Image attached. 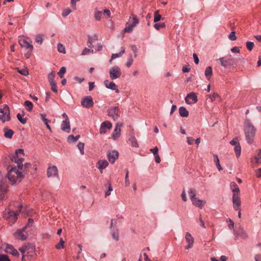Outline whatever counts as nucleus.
Returning a JSON list of instances; mask_svg holds the SVG:
<instances>
[{
    "mask_svg": "<svg viewBox=\"0 0 261 261\" xmlns=\"http://www.w3.org/2000/svg\"><path fill=\"white\" fill-rule=\"evenodd\" d=\"M244 126L246 139L248 143H250L253 141L256 129L249 119L245 121Z\"/></svg>",
    "mask_w": 261,
    "mask_h": 261,
    "instance_id": "f257e3e1",
    "label": "nucleus"
},
{
    "mask_svg": "<svg viewBox=\"0 0 261 261\" xmlns=\"http://www.w3.org/2000/svg\"><path fill=\"white\" fill-rule=\"evenodd\" d=\"M19 170L16 167L9 166L8 167L7 176L12 184L20 182L23 178V175Z\"/></svg>",
    "mask_w": 261,
    "mask_h": 261,
    "instance_id": "f03ea898",
    "label": "nucleus"
},
{
    "mask_svg": "<svg viewBox=\"0 0 261 261\" xmlns=\"http://www.w3.org/2000/svg\"><path fill=\"white\" fill-rule=\"evenodd\" d=\"M24 155L23 150L21 148L16 150L15 153L11 155L10 159L13 162H15L17 164L18 169L21 170L23 167V161L24 159L21 157Z\"/></svg>",
    "mask_w": 261,
    "mask_h": 261,
    "instance_id": "7ed1b4c3",
    "label": "nucleus"
},
{
    "mask_svg": "<svg viewBox=\"0 0 261 261\" xmlns=\"http://www.w3.org/2000/svg\"><path fill=\"white\" fill-rule=\"evenodd\" d=\"M139 19L137 16L134 14H132L129 17L128 21L126 24L124 31L125 32L130 33L133 31L135 28L139 23Z\"/></svg>",
    "mask_w": 261,
    "mask_h": 261,
    "instance_id": "20e7f679",
    "label": "nucleus"
},
{
    "mask_svg": "<svg viewBox=\"0 0 261 261\" xmlns=\"http://www.w3.org/2000/svg\"><path fill=\"white\" fill-rule=\"evenodd\" d=\"M21 208L22 206L20 205L19 209L16 212L10 211L9 210H6L3 213V217L5 219L9 220L12 222L14 223L16 221L17 219V217L20 213Z\"/></svg>",
    "mask_w": 261,
    "mask_h": 261,
    "instance_id": "39448f33",
    "label": "nucleus"
},
{
    "mask_svg": "<svg viewBox=\"0 0 261 261\" xmlns=\"http://www.w3.org/2000/svg\"><path fill=\"white\" fill-rule=\"evenodd\" d=\"M0 120L5 123L10 120V113L9 107L7 105L0 106Z\"/></svg>",
    "mask_w": 261,
    "mask_h": 261,
    "instance_id": "423d86ee",
    "label": "nucleus"
},
{
    "mask_svg": "<svg viewBox=\"0 0 261 261\" xmlns=\"http://www.w3.org/2000/svg\"><path fill=\"white\" fill-rule=\"evenodd\" d=\"M19 250L22 254V257L25 256H33L35 252V247L30 244H26L19 249Z\"/></svg>",
    "mask_w": 261,
    "mask_h": 261,
    "instance_id": "0eeeda50",
    "label": "nucleus"
},
{
    "mask_svg": "<svg viewBox=\"0 0 261 261\" xmlns=\"http://www.w3.org/2000/svg\"><path fill=\"white\" fill-rule=\"evenodd\" d=\"M110 77L112 80L119 78L121 75V69L117 66H114L110 69Z\"/></svg>",
    "mask_w": 261,
    "mask_h": 261,
    "instance_id": "6e6552de",
    "label": "nucleus"
},
{
    "mask_svg": "<svg viewBox=\"0 0 261 261\" xmlns=\"http://www.w3.org/2000/svg\"><path fill=\"white\" fill-rule=\"evenodd\" d=\"M47 176L48 178L56 177L59 179L57 167L54 165L49 166L47 170Z\"/></svg>",
    "mask_w": 261,
    "mask_h": 261,
    "instance_id": "1a4fd4ad",
    "label": "nucleus"
},
{
    "mask_svg": "<svg viewBox=\"0 0 261 261\" xmlns=\"http://www.w3.org/2000/svg\"><path fill=\"white\" fill-rule=\"evenodd\" d=\"M8 186L0 180V200H4L7 197Z\"/></svg>",
    "mask_w": 261,
    "mask_h": 261,
    "instance_id": "9d476101",
    "label": "nucleus"
},
{
    "mask_svg": "<svg viewBox=\"0 0 261 261\" xmlns=\"http://www.w3.org/2000/svg\"><path fill=\"white\" fill-rule=\"evenodd\" d=\"M94 102L91 96H86L81 100V105L86 108H90L93 106Z\"/></svg>",
    "mask_w": 261,
    "mask_h": 261,
    "instance_id": "9b49d317",
    "label": "nucleus"
},
{
    "mask_svg": "<svg viewBox=\"0 0 261 261\" xmlns=\"http://www.w3.org/2000/svg\"><path fill=\"white\" fill-rule=\"evenodd\" d=\"M108 115L114 120H116L119 117V109L117 107H113L108 110Z\"/></svg>",
    "mask_w": 261,
    "mask_h": 261,
    "instance_id": "f8f14e48",
    "label": "nucleus"
},
{
    "mask_svg": "<svg viewBox=\"0 0 261 261\" xmlns=\"http://www.w3.org/2000/svg\"><path fill=\"white\" fill-rule=\"evenodd\" d=\"M198 101L197 96L195 92H191L185 97V101L189 105L194 104Z\"/></svg>",
    "mask_w": 261,
    "mask_h": 261,
    "instance_id": "ddd939ff",
    "label": "nucleus"
},
{
    "mask_svg": "<svg viewBox=\"0 0 261 261\" xmlns=\"http://www.w3.org/2000/svg\"><path fill=\"white\" fill-rule=\"evenodd\" d=\"M24 227L18 230L14 234L15 237L21 240H25L28 238V233L25 231Z\"/></svg>",
    "mask_w": 261,
    "mask_h": 261,
    "instance_id": "4468645a",
    "label": "nucleus"
},
{
    "mask_svg": "<svg viewBox=\"0 0 261 261\" xmlns=\"http://www.w3.org/2000/svg\"><path fill=\"white\" fill-rule=\"evenodd\" d=\"M112 127V123L109 121L103 122L100 126L99 133L100 134H105L108 129L111 128Z\"/></svg>",
    "mask_w": 261,
    "mask_h": 261,
    "instance_id": "2eb2a0df",
    "label": "nucleus"
},
{
    "mask_svg": "<svg viewBox=\"0 0 261 261\" xmlns=\"http://www.w3.org/2000/svg\"><path fill=\"white\" fill-rule=\"evenodd\" d=\"M118 152L116 150H113L109 151L107 156L109 161L111 163L114 164L116 159H118Z\"/></svg>",
    "mask_w": 261,
    "mask_h": 261,
    "instance_id": "dca6fc26",
    "label": "nucleus"
},
{
    "mask_svg": "<svg viewBox=\"0 0 261 261\" xmlns=\"http://www.w3.org/2000/svg\"><path fill=\"white\" fill-rule=\"evenodd\" d=\"M19 44L22 47L29 49L30 51L33 49V45L24 38H21L19 39Z\"/></svg>",
    "mask_w": 261,
    "mask_h": 261,
    "instance_id": "f3484780",
    "label": "nucleus"
},
{
    "mask_svg": "<svg viewBox=\"0 0 261 261\" xmlns=\"http://www.w3.org/2000/svg\"><path fill=\"white\" fill-rule=\"evenodd\" d=\"M185 239L187 243L188 244L186 246V249H189L193 247L194 244V238L189 232H187L185 236Z\"/></svg>",
    "mask_w": 261,
    "mask_h": 261,
    "instance_id": "a211bd4d",
    "label": "nucleus"
},
{
    "mask_svg": "<svg viewBox=\"0 0 261 261\" xmlns=\"http://www.w3.org/2000/svg\"><path fill=\"white\" fill-rule=\"evenodd\" d=\"M61 128L62 130L67 133H69L70 132V125L69 119H65L62 122Z\"/></svg>",
    "mask_w": 261,
    "mask_h": 261,
    "instance_id": "6ab92c4d",
    "label": "nucleus"
},
{
    "mask_svg": "<svg viewBox=\"0 0 261 261\" xmlns=\"http://www.w3.org/2000/svg\"><path fill=\"white\" fill-rule=\"evenodd\" d=\"M121 123H117L112 135V138L114 140H117L120 136Z\"/></svg>",
    "mask_w": 261,
    "mask_h": 261,
    "instance_id": "aec40b11",
    "label": "nucleus"
},
{
    "mask_svg": "<svg viewBox=\"0 0 261 261\" xmlns=\"http://www.w3.org/2000/svg\"><path fill=\"white\" fill-rule=\"evenodd\" d=\"M109 165L108 162L106 160H101L98 161L96 164V167L99 170L101 173L103 169L106 168Z\"/></svg>",
    "mask_w": 261,
    "mask_h": 261,
    "instance_id": "412c9836",
    "label": "nucleus"
},
{
    "mask_svg": "<svg viewBox=\"0 0 261 261\" xmlns=\"http://www.w3.org/2000/svg\"><path fill=\"white\" fill-rule=\"evenodd\" d=\"M232 203L233 208L236 211L239 210L241 205V199L239 195H232Z\"/></svg>",
    "mask_w": 261,
    "mask_h": 261,
    "instance_id": "4be33fe9",
    "label": "nucleus"
},
{
    "mask_svg": "<svg viewBox=\"0 0 261 261\" xmlns=\"http://www.w3.org/2000/svg\"><path fill=\"white\" fill-rule=\"evenodd\" d=\"M192 204L196 207L201 209L205 204V201L195 198L191 200Z\"/></svg>",
    "mask_w": 261,
    "mask_h": 261,
    "instance_id": "5701e85b",
    "label": "nucleus"
},
{
    "mask_svg": "<svg viewBox=\"0 0 261 261\" xmlns=\"http://www.w3.org/2000/svg\"><path fill=\"white\" fill-rule=\"evenodd\" d=\"M231 189L233 193L232 195H239L240 193V189L235 182H231L230 184Z\"/></svg>",
    "mask_w": 261,
    "mask_h": 261,
    "instance_id": "b1692460",
    "label": "nucleus"
},
{
    "mask_svg": "<svg viewBox=\"0 0 261 261\" xmlns=\"http://www.w3.org/2000/svg\"><path fill=\"white\" fill-rule=\"evenodd\" d=\"M4 136L8 139H11L14 135V132L12 129L9 128L8 127L4 128Z\"/></svg>",
    "mask_w": 261,
    "mask_h": 261,
    "instance_id": "393cba45",
    "label": "nucleus"
},
{
    "mask_svg": "<svg viewBox=\"0 0 261 261\" xmlns=\"http://www.w3.org/2000/svg\"><path fill=\"white\" fill-rule=\"evenodd\" d=\"M6 251L8 253H10L14 256H18L19 255L17 250L14 249L12 245H7L6 247Z\"/></svg>",
    "mask_w": 261,
    "mask_h": 261,
    "instance_id": "a878e982",
    "label": "nucleus"
},
{
    "mask_svg": "<svg viewBox=\"0 0 261 261\" xmlns=\"http://www.w3.org/2000/svg\"><path fill=\"white\" fill-rule=\"evenodd\" d=\"M179 114L182 117H188L189 116V112L184 107H180L179 108Z\"/></svg>",
    "mask_w": 261,
    "mask_h": 261,
    "instance_id": "bb28decb",
    "label": "nucleus"
},
{
    "mask_svg": "<svg viewBox=\"0 0 261 261\" xmlns=\"http://www.w3.org/2000/svg\"><path fill=\"white\" fill-rule=\"evenodd\" d=\"M234 234L236 235V238L240 237L243 239H245L248 237L247 234L242 228L240 229L239 232H236Z\"/></svg>",
    "mask_w": 261,
    "mask_h": 261,
    "instance_id": "cd10ccee",
    "label": "nucleus"
},
{
    "mask_svg": "<svg viewBox=\"0 0 261 261\" xmlns=\"http://www.w3.org/2000/svg\"><path fill=\"white\" fill-rule=\"evenodd\" d=\"M104 84L107 88L111 90L115 89L116 87V84L113 82H110L108 80L104 81Z\"/></svg>",
    "mask_w": 261,
    "mask_h": 261,
    "instance_id": "c85d7f7f",
    "label": "nucleus"
},
{
    "mask_svg": "<svg viewBox=\"0 0 261 261\" xmlns=\"http://www.w3.org/2000/svg\"><path fill=\"white\" fill-rule=\"evenodd\" d=\"M125 47H121V51L119 53L116 54H113L111 56V59L110 61L111 62L112 60L115 59V58H118L121 57L125 52Z\"/></svg>",
    "mask_w": 261,
    "mask_h": 261,
    "instance_id": "c756f323",
    "label": "nucleus"
},
{
    "mask_svg": "<svg viewBox=\"0 0 261 261\" xmlns=\"http://www.w3.org/2000/svg\"><path fill=\"white\" fill-rule=\"evenodd\" d=\"M213 74V69L212 67L211 66H208L206 68L204 74L206 77V78L209 80Z\"/></svg>",
    "mask_w": 261,
    "mask_h": 261,
    "instance_id": "7c9ffc66",
    "label": "nucleus"
},
{
    "mask_svg": "<svg viewBox=\"0 0 261 261\" xmlns=\"http://www.w3.org/2000/svg\"><path fill=\"white\" fill-rule=\"evenodd\" d=\"M112 238L115 240L116 241H118L119 240V230L116 227L112 229Z\"/></svg>",
    "mask_w": 261,
    "mask_h": 261,
    "instance_id": "2f4dec72",
    "label": "nucleus"
},
{
    "mask_svg": "<svg viewBox=\"0 0 261 261\" xmlns=\"http://www.w3.org/2000/svg\"><path fill=\"white\" fill-rule=\"evenodd\" d=\"M214 162L215 163L216 167L219 171L222 170V168L220 164V161L218 156L217 154H213Z\"/></svg>",
    "mask_w": 261,
    "mask_h": 261,
    "instance_id": "473e14b6",
    "label": "nucleus"
},
{
    "mask_svg": "<svg viewBox=\"0 0 261 261\" xmlns=\"http://www.w3.org/2000/svg\"><path fill=\"white\" fill-rule=\"evenodd\" d=\"M40 116L42 120L46 125L47 128L49 129L50 131H51V127L50 125L48 124V123L50 121L46 118V114L43 113L40 114Z\"/></svg>",
    "mask_w": 261,
    "mask_h": 261,
    "instance_id": "72a5a7b5",
    "label": "nucleus"
},
{
    "mask_svg": "<svg viewBox=\"0 0 261 261\" xmlns=\"http://www.w3.org/2000/svg\"><path fill=\"white\" fill-rule=\"evenodd\" d=\"M80 138V135H77L74 137L73 135H70L67 138V141L68 143H74L76 142Z\"/></svg>",
    "mask_w": 261,
    "mask_h": 261,
    "instance_id": "f704fd0d",
    "label": "nucleus"
},
{
    "mask_svg": "<svg viewBox=\"0 0 261 261\" xmlns=\"http://www.w3.org/2000/svg\"><path fill=\"white\" fill-rule=\"evenodd\" d=\"M24 106H25L27 110L29 112L31 111L33 108V103L29 100H25L24 101Z\"/></svg>",
    "mask_w": 261,
    "mask_h": 261,
    "instance_id": "c9c22d12",
    "label": "nucleus"
},
{
    "mask_svg": "<svg viewBox=\"0 0 261 261\" xmlns=\"http://www.w3.org/2000/svg\"><path fill=\"white\" fill-rule=\"evenodd\" d=\"M196 191L194 189L191 188L188 190V194L191 200L196 198Z\"/></svg>",
    "mask_w": 261,
    "mask_h": 261,
    "instance_id": "e433bc0d",
    "label": "nucleus"
},
{
    "mask_svg": "<svg viewBox=\"0 0 261 261\" xmlns=\"http://www.w3.org/2000/svg\"><path fill=\"white\" fill-rule=\"evenodd\" d=\"M219 60L222 66L227 67L229 65L228 60H227L226 58H220Z\"/></svg>",
    "mask_w": 261,
    "mask_h": 261,
    "instance_id": "4c0bfd02",
    "label": "nucleus"
},
{
    "mask_svg": "<svg viewBox=\"0 0 261 261\" xmlns=\"http://www.w3.org/2000/svg\"><path fill=\"white\" fill-rule=\"evenodd\" d=\"M159 11L157 10L155 12V13L154 14V19H153L154 22H157L159 21H160V20L163 19V18H162L161 15L159 14Z\"/></svg>",
    "mask_w": 261,
    "mask_h": 261,
    "instance_id": "58836bf2",
    "label": "nucleus"
},
{
    "mask_svg": "<svg viewBox=\"0 0 261 261\" xmlns=\"http://www.w3.org/2000/svg\"><path fill=\"white\" fill-rule=\"evenodd\" d=\"M129 141L130 142L132 146L133 147H138L139 146L137 141L134 136H132L130 138Z\"/></svg>",
    "mask_w": 261,
    "mask_h": 261,
    "instance_id": "ea45409f",
    "label": "nucleus"
},
{
    "mask_svg": "<svg viewBox=\"0 0 261 261\" xmlns=\"http://www.w3.org/2000/svg\"><path fill=\"white\" fill-rule=\"evenodd\" d=\"M64 244H65L64 241L63 240L62 238H60L59 243H58L56 245V248L57 249H60L62 248H64L65 247Z\"/></svg>",
    "mask_w": 261,
    "mask_h": 261,
    "instance_id": "a19ab883",
    "label": "nucleus"
},
{
    "mask_svg": "<svg viewBox=\"0 0 261 261\" xmlns=\"http://www.w3.org/2000/svg\"><path fill=\"white\" fill-rule=\"evenodd\" d=\"M234 151H235L236 155L237 157L240 156V155L241 154V146H240L239 143H238V145L234 146Z\"/></svg>",
    "mask_w": 261,
    "mask_h": 261,
    "instance_id": "79ce46f5",
    "label": "nucleus"
},
{
    "mask_svg": "<svg viewBox=\"0 0 261 261\" xmlns=\"http://www.w3.org/2000/svg\"><path fill=\"white\" fill-rule=\"evenodd\" d=\"M58 51L62 54H65L66 50L65 47L61 43H58L57 45Z\"/></svg>",
    "mask_w": 261,
    "mask_h": 261,
    "instance_id": "37998d69",
    "label": "nucleus"
},
{
    "mask_svg": "<svg viewBox=\"0 0 261 261\" xmlns=\"http://www.w3.org/2000/svg\"><path fill=\"white\" fill-rule=\"evenodd\" d=\"M102 16V11H96L94 14V17L96 20H100Z\"/></svg>",
    "mask_w": 261,
    "mask_h": 261,
    "instance_id": "c03bdc74",
    "label": "nucleus"
},
{
    "mask_svg": "<svg viewBox=\"0 0 261 261\" xmlns=\"http://www.w3.org/2000/svg\"><path fill=\"white\" fill-rule=\"evenodd\" d=\"M77 147L78 149L80 150V153L82 154H84V143H82V142H79L77 145Z\"/></svg>",
    "mask_w": 261,
    "mask_h": 261,
    "instance_id": "a18cd8bd",
    "label": "nucleus"
},
{
    "mask_svg": "<svg viewBox=\"0 0 261 261\" xmlns=\"http://www.w3.org/2000/svg\"><path fill=\"white\" fill-rule=\"evenodd\" d=\"M108 190L105 192V197H107V196L111 195V192L113 191V188L110 182H108Z\"/></svg>",
    "mask_w": 261,
    "mask_h": 261,
    "instance_id": "49530a36",
    "label": "nucleus"
},
{
    "mask_svg": "<svg viewBox=\"0 0 261 261\" xmlns=\"http://www.w3.org/2000/svg\"><path fill=\"white\" fill-rule=\"evenodd\" d=\"M43 39L44 37L42 35H38L36 36L35 38V41L40 44H41L42 43Z\"/></svg>",
    "mask_w": 261,
    "mask_h": 261,
    "instance_id": "de8ad7c7",
    "label": "nucleus"
},
{
    "mask_svg": "<svg viewBox=\"0 0 261 261\" xmlns=\"http://www.w3.org/2000/svg\"><path fill=\"white\" fill-rule=\"evenodd\" d=\"M153 27L156 30H159L161 28H165L166 25L164 22H163V23H155L154 24Z\"/></svg>",
    "mask_w": 261,
    "mask_h": 261,
    "instance_id": "09e8293b",
    "label": "nucleus"
},
{
    "mask_svg": "<svg viewBox=\"0 0 261 261\" xmlns=\"http://www.w3.org/2000/svg\"><path fill=\"white\" fill-rule=\"evenodd\" d=\"M102 15L103 17L106 18H108L111 17V12L108 9H105L102 11Z\"/></svg>",
    "mask_w": 261,
    "mask_h": 261,
    "instance_id": "8fccbe9b",
    "label": "nucleus"
},
{
    "mask_svg": "<svg viewBox=\"0 0 261 261\" xmlns=\"http://www.w3.org/2000/svg\"><path fill=\"white\" fill-rule=\"evenodd\" d=\"M17 118L18 119V120L23 124H24L27 122V119L26 118H23L22 117V115L20 113H18L17 114Z\"/></svg>",
    "mask_w": 261,
    "mask_h": 261,
    "instance_id": "3c124183",
    "label": "nucleus"
},
{
    "mask_svg": "<svg viewBox=\"0 0 261 261\" xmlns=\"http://www.w3.org/2000/svg\"><path fill=\"white\" fill-rule=\"evenodd\" d=\"M98 37L96 35H94L93 37L88 36V43L92 44L93 42L97 40Z\"/></svg>",
    "mask_w": 261,
    "mask_h": 261,
    "instance_id": "603ef678",
    "label": "nucleus"
},
{
    "mask_svg": "<svg viewBox=\"0 0 261 261\" xmlns=\"http://www.w3.org/2000/svg\"><path fill=\"white\" fill-rule=\"evenodd\" d=\"M55 73L53 72H51L48 74V79L49 83L55 82Z\"/></svg>",
    "mask_w": 261,
    "mask_h": 261,
    "instance_id": "864d4df0",
    "label": "nucleus"
},
{
    "mask_svg": "<svg viewBox=\"0 0 261 261\" xmlns=\"http://www.w3.org/2000/svg\"><path fill=\"white\" fill-rule=\"evenodd\" d=\"M51 90L57 93L58 92L57 86L55 82L49 83Z\"/></svg>",
    "mask_w": 261,
    "mask_h": 261,
    "instance_id": "5fc2aeb1",
    "label": "nucleus"
},
{
    "mask_svg": "<svg viewBox=\"0 0 261 261\" xmlns=\"http://www.w3.org/2000/svg\"><path fill=\"white\" fill-rule=\"evenodd\" d=\"M66 68L65 67H62L59 71L58 72V74L59 75L60 78L62 79L63 77L64 73L66 72Z\"/></svg>",
    "mask_w": 261,
    "mask_h": 261,
    "instance_id": "6e6d98bb",
    "label": "nucleus"
},
{
    "mask_svg": "<svg viewBox=\"0 0 261 261\" xmlns=\"http://www.w3.org/2000/svg\"><path fill=\"white\" fill-rule=\"evenodd\" d=\"M246 47L249 50H250V51L252 50V49H253V48L254 47L253 42H251V41H247L246 42Z\"/></svg>",
    "mask_w": 261,
    "mask_h": 261,
    "instance_id": "4d7b16f0",
    "label": "nucleus"
},
{
    "mask_svg": "<svg viewBox=\"0 0 261 261\" xmlns=\"http://www.w3.org/2000/svg\"><path fill=\"white\" fill-rule=\"evenodd\" d=\"M228 38L231 41H234L237 39V37L235 34V32L232 31L228 35Z\"/></svg>",
    "mask_w": 261,
    "mask_h": 261,
    "instance_id": "13d9d810",
    "label": "nucleus"
},
{
    "mask_svg": "<svg viewBox=\"0 0 261 261\" xmlns=\"http://www.w3.org/2000/svg\"><path fill=\"white\" fill-rule=\"evenodd\" d=\"M80 0H70L71 7L74 9H76V3Z\"/></svg>",
    "mask_w": 261,
    "mask_h": 261,
    "instance_id": "bf43d9fd",
    "label": "nucleus"
},
{
    "mask_svg": "<svg viewBox=\"0 0 261 261\" xmlns=\"http://www.w3.org/2000/svg\"><path fill=\"white\" fill-rule=\"evenodd\" d=\"M71 12V11L69 8L64 9V10H63V12H62V16L63 17H66L67 15H68Z\"/></svg>",
    "mask_w": 261,
    "mask_h": 261,
    "instance_id": "052dcab7",
    "label": "nucleus"
},
{
    "mask_svg": "<svg viewBox=\"0 0 261 261\" xmlns=\"http://www.w3.org/2000/svg\"><path fill=\"white\" fill-rule=\"evenodd\" d=\"M133 63V59L132 57L130 56L127 60V63L126 64V66L129 68L132 65Z\"/></svg>",
    "mask_w": 261,
    "mask_h": 261,
    "instance_id": "680f3d73",
    "label": "nucleus"
},
{
    "mask_svg": "<svg viewBox=\"0 0 261 261\" xmlns=\"http://www.w3.org/2000/svg\"><path fill=\"white\" fill-rule=\"evenodd\" d=\"M254 163H259L261 162V152L259 153L258 154L254 157Z\"/></svg>",
    "mask_w": 261,
    "mask_h": 261,
    "instance_id": "e2e57ef3",
    "label": "nucleus"
},
{
    "mask_svg": "<svg viewBox=\"0 0 261 261\" xmlns=\"http://www.w3.org/2000/svg\"><path fill=\"white\" fill-rule=\"evenodd\" d=\"M0 261H10L8 256L6 254L0 255Z\"/></svg>",
    "mask_w": 261,
    "mask_h": 261,
    "instance_id": "0e129e2a",
    "label": "nucleus"
},
{
    "mask_svg": "<svg viewBox=\"0 0 261 261\" xmlns=\"http://www.w3.org/2000/svg\"><path fill=\"white\" fill-rule=\"evenodd\" d=\"M18 72L20 74H21V75H27L29 74V72L28 71L25 69H21V70H18Z\"/></svg>",
    "mask_w": 261,
    "mask_h": 261,
    "instance_id": "69168bd1",
    "label": "nucleus"
},
{
    "mask_svg": "<svg viewBox=\"0 0 261 261\" xmlns=\"http://www.w3.org/2000/svg\"><path fill=\"white\" fill-rule=\"evenodd\" d=\"M218 94L217 93H214L213 94L209 95L211 101H213L215 99L218 97Z\"/></svg>",
    "mask_w": 261,
    "mask_h": 261,
    "instance_id": "338daca9",
    "label": "nucleus"
},
{
    "mask_svg": "<svg viewBox=\"0 0 261 261\" xmlns=\"http://www.w3.org/2000/svg\"><path fill=\"white\" fill-rule=\"evenodd\" d=\"M158 151L159 149L156 146L150 149V151L153 153V155H157L158 154Z\"/></svg>",
    "mask_w": 261,
    "mask_h": 261,
    "instance_id": "774afa93",
    "label": "nucleus"
}]
</instances>
